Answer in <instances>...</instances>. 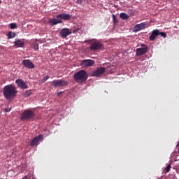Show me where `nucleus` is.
I'll list each match as a JSON object with an SVG mask.
<instances>
[{"instance_id": "obj_1", "label": "nucleus", "mask_w": 179, "mask_h": 179, "mask_svg": "<svg viewBox=\"0 0 179 179\" xmlns=\"http://www.w3.org/2000/svg\"><path fill=\"white\" fill-rule=\"evenodd\" d=\"M17 93L16 87L13 85H8L3 88V94L7 100H12Z\"/></svg>"}, {"instance_id": "obj_2", "label": "nucleus", "mask_w": 179, "mask_h": 179, "mask_svg": "<svg viewBox=\"0 0 179 179\" xmlns=\"http://www.w3.org/2000/svg\"><path fill=\"white\" fill-rule=\"evenodd\" d=\"M74 80L78 83H83V82H86L88 74L85 70H80L77 71V73H74Z\"/></svg>"}, {"instance_id": "obj_3", "label": "nucleus", "mask_w": 179, "mask_h": 179, "mask_svg": "<svg viewBox=\"0 0 179 179\" xmlns=\"http://www.w3.org/2000/svg\"><path fill=\"white\" fill-rule=\"evenodd\" d=\"M35 116V113L31 110H24L23 113L22 114L21 116V120L22 121H25V120H29L32 118H34Z\"/></svg>"}, {"instance_id": "obj_4", "label": "nucleus", "mask_w": 179, "mask_h": 179, "mask_svg": "<svg viewBox=\"0 0 179 179\" xmlns=\"http://www.w3.org/2000/svg\"><path fill=\"white\" fill-rule=\"evenodd\" d=\"M103 48V45L101 43H99L98 41H95L90 43L89 50L90 51H99Z\"/></svg>"}, {"instance_id": "obj_5", "label": "nucleus", "mask_w": 179, "mask_h": 179, "mask_svg": "<svg viewBox=\"0 0 179 179\" xmlns=\"http://www.w3.org/2000/svg\"><path fill=\"white\" fill-rule=\"evenodd\" d=\"M52 86L53 87H63L64 86H68V82L65 80H55L52 81Z\"/></svg>"}, {"instance_id": "obj_6", "label": "nucleus", "mask_w": 179, "mask_h": 179, "mask_svg": "<svg viewBox=\"0 0 179 179\" xmlns=\"http://www.w3.org/2000/svg\"><path fill=\"white\" fill-rule=\"evenodd\" d=\"M141 47L143 48H137L136 50V55L137 57H141V55H144V54H146L148 52V48L147 45L143 44L141 45Z\"/></svg>"}, {"instance_id": "obj_7", "label": "nucleus", "mask_w": 179, "mask_h": 179, "mask_svg": "<svg viewBox=\"0 0 179 179\" xmlns=\"http://www.w3.org/2000/svg\"><path fill=\"white\" fill-rule=\"evenodd\" d=\"M44 136L43 134H40L38 136H36L31 143V147H37L38 145L43 141Z\"/></svg>"}, {"instance_id": "obj_8", "label": "nucleus", "mask_w": 179, "mask_h": 179, "mask_svg": "<svg viewBox=\"0 0 179 179\" xmlns=\"http://www.w3.org/2000/svg\"><path fill=\"white\" fill-rule=\"evenodd\" d=\"M95 64V62L92 59H84L81 61V63L80 65L83 66V68H88L90 66H93Z\"/></svg>"}, {"instance_id": "obj_9", "label": "nucleus", "mask_w": 179, "mask_h": 179, "mask_svg": "<svg viewBox=\"0 0 179 179\" xmlns=\"http://www.w3.org/2000/svg\"><path fill=\"white\" fill-rule=\"evenodd\" d=\"M106 71V69L104 67L97 68L92 73V76H101L103 75Z\"/></svg>"}, {"instance_id": "obj_10", "label": "nucleus", "mask_w": 179, "mask_h": 179, "mask_svg": "<svg viewBox=\"0 0 179 179\" xmlns=\"http://www.w3.org/2000/svg\"><path fill=\"white\" fill-rule=\"evenodd\" d=\"M72 34V31L68 29V28H63L62 30H60V36L62 38H65L68 36L71 35Z\"/></svg>"}, {"instance_id": "obj_11", "label": "nucleus", "mask_w": 179, "mask_h": 179, "mask_svg": "<svg viewBox=\"0 0 179 179\" xmlns=\"http://www.w3.org/2000/svg\"><path fill=\"white\" fill-rule=\"evenodd\" d=\"M22 64L25 68H27L28 69H34V68H35L34 64L29 59L23 60Z\"/></svg>"}, {"instance_id": "obj_12", "label": "nucleus", "mask_w": 179, "mask_h": 179, "mask_svg": "<svg viewBox=\"0 0 179 179\" xmlns=\"http://www.w3.org/2000/svg\"><path fill=\"white\" fill-rule=\"evenodd\" d=\"M16 83L19 87H21V89L27 90L28 89V85L26 84V83L22 80V79H17L16 80Z\"/></svg>"}, {"instance_id": "obj_13", "label": "nucleus", "mask_w": 179, "mask_h": 179, "mask_svg": "<svg viewBox=\"0 0 179 179\" xmlns=\"http://www.w3.org/2000/svg\"><path fill=\"white\" fill-rule=\"evenodd\" d=\"M14 48H23L24 47V42L22 40L17 38L14 42Z\"/></svg>"}, {"instance_id": "obj_14", "label": "nucleus", "mask_w": 179, "mask_h": 179, "mask_svg": "<svg viewBox=\"0 0 179 179\" xmlns=\"http://www.w3.org/2000/svg\"><path fill=\"white\" fill-rule=\"evenodd\" d=\"M71 15L68 13H62L56 15V17L59 18L60 20H69L71 18Z\"/></svg>"}, {"instance_id": "obj_15", "label": "nucleus", "mask_w": 179, "mask_h": 179, "mask_svg": "<svg viewBox=\"0 0 179 179\" xmlns=\"http://www.w3.org/2000/svg\"><path fill=\"white\" fill-rule=\"evenodd\" d=\"M146 24L145 23H141L135 25L133 27V31L135 32H138L142 29H144L145 28Z\"/></svg>"}, {"instance_id": "obj_16", "label": "nucleus", "mask_w": 179, "mask_h": 179, "mask_svg": "<svg viewBox=\"0 0 179 179\" xmlns=\"http://www.w3.org/2000/svg\"><path fill=\"white\" fill-rule=\"evenodd\" d=\"M159 35V30L158 29L153 30L150 36V40L155 41Z\"/></svg>"}, {"instance_id": "obj_17", "label": "nucleus", "mask_w": 179, "mask_h": 179, "mask_svg": "<svg viewBox=\"0 0 179 179\" xmlns=\"http://www.w3.org/2000/svg\"><path fill=\"white\" fill-rule=\"evenodd\" d=\"M62 20H60L59 18H53L50 20H49V23H50V24L52 26L56 25L57 24L62 23Z\"/></svg>"}, {"instance_id": "obj_18", "label": "nucleus", "mask_w": 179, "mask_h": 179, "mask_svg": "<svg viewBox=\"0 0 179 179\" xmlns=\"http://www.w3.org/2000/svg\"><path fill=\"white\" fill-rule=\"evenodd\" d=\"M32 94V91L31 90H27L24 94H23V96L25 98H27L29 96H30Z\"/></svg>"}, {"instance_id": "obj_19", "label": "nucleus", "mask_w": 179, "mask_h": 179, "mask_svg": "<svg viewBox=\"0 0 179 179\" xmlns=\"http://www.w3.org/2000/svg\"><path fill=\"white\" fill-rule=\"evenodd\" d=\"M32 48H34V51H38L39 50V45L36 42H34L32 43Z\"/></svg>"}, {"instance_id": "obj_20", "label": "nucleus", "mask_w": 179, "mask_h": 179, "mask_svg": "<svg viewBox=\"0 0 179 179\" xmlns=\"http://www.w3.org/2000/svg\"><path fill=\"white\" fill-rule=\"evenodd\" d=\"M120 17L123 20H127L129 18V15L124 13H121L120 14Z\"/></svg>"}, {"instance_id": "obj_21", "label": "nucleus", "mask_w": 179, "mask_h": 179, "mask_svg": "<svg viewBox=\"0 0 179 179\" xmlns=\"http://www.w3.org/2000/svg\"><path fill=\"white\" fill-rule=\"evenodd\" d=\"M7 36H8V38L9 39H10V38H15V36H16V34H15V32L10 31V32L8 34Z\"/></svg>"}, {"instance_id": "obj_22", "label": "nucleus", "mask_w": 179, "mask_h": 179, "mask_svg": "<svg viewBox=\"0 0 179 179\" xmlns=\"http://www.w3.org/2000/svg\"><path fill=\"white\" fill-rule=\"evenodd\" d=\"M171 164H169L165 167L164 170L166 171V173H169L171 171Z\"/></svg>"}, {"instance_id": "obj_23", "label": "nucleus", "mask_w": 179, "mask_h": 179, "mask_svg": "<svg viewBox=\"0 0 179 179\" xmlns=\"http://www.w3.org/2000/svg\"><path fill=\"white\" fill-rule=\"evenodd\" d=\"M10 27L12 29H16L17 27V25L15 23H11V24H10Z\"/></svg>"}, {"instance_id": "obj_24", "label": "nucleus", "mask_w": 179, "mask_h": 179, "mask_svg": "<svg viewBox=\"0 0 179 179\" xmlns=\"http://www.w3.org/2000/svg\"><path fill=\"white\" fill-rule=\"evenodd\" d=\"M159 35H161V36H162L164 38H166V36H167V34H166V32H160V31H159Z\"/></svg>"}, {"instance_id": "obj_25", "label": "nucleus", "mask_w": 179, "mask_h": 179, "mask_svg": "<svg viewBox=\"0 0 179 179\" xmlns=\"http://www.w3.org/2000/svg\"><path fill=\"white\" fill-rule=\"evenodd\" d=\"M113 22L114 23H117L118 20L116 18V16L115 15H113Z\"/></svg>"}, {"instance_id": "obj_26", "label": "nucleus", "mask_w": 179, "mask_h": 179, "mask_svg": "<svg viewBox=\"0 0 179 179\" xmlns=\"http://www.w3.org/2000/svg\"><path fill=\"white\" fill-rule=\"evenodd\" d=\"M48 79H50V76H46L45 78H43V79H42V80L43 82H46V80H48Z\"/></svg>"}, {"instance_id": "obj_27", "label": "nucleus", "mask_w": 179, "mask_h": 179, "mask_svg": "<svg viewBox=\"0 0 179 179\" xmlns=\"http://www.w3.org/2000/svg\"><path fill=\"white\" fill-rule=\"evenodd\" d=\"M83 2V0H77V3L78 4H82Z\"/></svg>"}, {"instance_id": "obj_28", "label": "nucleus", "mask_w": 179, "mask_h": 179, "mask_svg": "<svg viewBox=\"0 0 179 179\" xmlns=\"http://www.w3.org/2000/svg\"><path fill=\"white\" fill-rule=\"evenodd\" d=\"M10 110H11V108H6V113H9V112H10Z\"/></svg>"}, {"instance_id": "obj_29", "label": "nucleus", "mask_w": 179, "mask_h": 179, "mask_svg": "<svg viewBox=\"0 0 179 179\" xmlns=\"http://www.w3.org/2000/svg\"><path fill=\"white\" fill-rule=\"evenodd\" d=\"M176 147L179 148V141H178V143Z\"/></svg>"}, {"instance_id": "obj_30", "label": "nucleus", "mask_w": 179, "mask_h": 179, "mask_svg": "<svg viewBox=\"0 0 179 179\" xmlns=\"http://www.w3.org/2000/svg\"><path fill=\"white\" fill-rule=\"evenodd\" d=\"M178 155H179V147H178Z\"/></svg>"}, {"instance_id": "obj_31", "label": "nucleus", "mask_w": 179, "mask_h": 179, "mask_svg": "<svg viewBox=\"0 0 179 179\" xmlns=\"http://www.w3.org/2000/svg\"><path fill=\"white\" fill-rule=\"evenodd\" d=\"M23 179H28V178H27L26 177L24 178H23Z\"/></svg>"}, {"instance_id": "obj_32", "label": "nucleus", "mask_w": 179, "mask_h": 179, "mask_svg": "<svg viewBox=\"0 0 179 179\" xmlns=\"http://www.w3.org/2000/svg\"><path fill=\"white\" fill-rule=\"evenodd\" d=\"M1 3V1L0 0V3Z\"/></svg>"}]
</instances>
